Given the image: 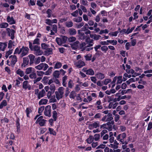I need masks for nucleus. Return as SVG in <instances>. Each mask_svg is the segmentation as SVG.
Returning <instances> with one entry per match:
<instances>
[{
	"label": "nucleus",
	"mask_w": 152,
	"mask_h": 152,
	"mask_svg": "<svg viewBox=\"0 0 152 152\" xmlns=\"http://www.w3.org/2000/svg\"><path fill=\"white\" fill-rule=\"evenodd\" d=\"M29 46L30 50L34 51V54L37 56H41L43 53L42 51L40 49V48L37 45H32V43L29 42Z\"/></svg>",
	"instance_id": "f257e3e1"
},
{
	"label": "nucleus",
	"mask_w": 152,
	"mask_h": 152,
	"mask_svg": "<svg viewBox=\"0 0 152 152\" xmlns=\"http://www.w3.org/2000/svg\"><path fill=\"white\" fill-rule=\"evenodd\" d=\"M64 88L61 87L58 88V91L55 92L56 97L58 100L62 98L64 96Z\"/></svg>",
	"instance_id": "f03ea898"
},
{
	"label": "nucleus",
	"mask_w": 152,
	"mask_h": 152,
	"mask_svg": "<svg viewBox=\"0 0 152 152\" xmlns=\"http://www.w3.org/2000/svg\"><path fill=\"white\" fill-rule=\"evenodd\" d=\"M117 140H119L122 144H127L128 142L126 141V134L125 133H122L119 134L117 137Z\"/></svg>",
	"instance_id": "7ed1b4c3"
},
{
	"label": "nucleus",
	"mask_w": 152,
	"mask_h": 152,
	"mask_svg": "<svg viewBox=\"0 0 152 152\" xmlns=\"http://www.w3.org/2000/svg\"><path fill=\"white\" fill-rule=\"evenodd\" d=\"M34 94L37 95L38 99H39L45 96V92L44 89L39 91L38 89H36L34 90Z\"/></svg>",
	"instance_id": "20e7f679"
},
{
	"label": "nucleus",
	"mask_w": 152,
	"mask_h": 152,
	"mask_svg": "<svg viewBox=\"0 0 152 152\" xmlns=\"http://www.w3.org/2000/svg\"><path fill=\"white\" fill-rule=\"evenodd\" d=\"M30 78L32 80H34V82L35 84L37 82H39L40 80L42 79V77H38L37 78V75L35 72V71L32 72L30 74L29 76Z\"/></svg>",
	"instance_id": "39448f33"
},
{
	"label": "nucleus",
	"mask_w": 152,
	"mask_h": 152,
	"mask_svg": "<svg viewBox=\"0 0 152 152\" xmlns=\"http://www.w3.org/2000/svg\"><path fill=\"white\" fill-rule=\"evenodd\" d=\"M29 49L28 47L23 46L21 48L20 56L22 57L27 55L28 53Z\"/></svg>",
	"instance_id": "423d86ee"
},
{
	"label": "nucleus",
	"mask_w": 152,
	"mask_h": 152,
	"mask_svg": "<svg viewBox=\"0 0 152 152\" xmlns=\"http://www.w3.org/2000/svg\"><path fill=\"white\" fill-rule=\"evenodd\" d=\"M43 116H41L39 117L36 120L35 123L38 124L40 126H43L45 125L46 120L43 119Z\"/></svg>",
	"instance_id": "0eeeda50"
},
{
	"label": "nucleus",
	"mask_w": 152,
	"mask_h": 152,
	"mask_svg": "<svg viewBox=\"0 0 152 152\" xmlns=\"http://www.w3.org/2000/svg\"><path fill=\"white\" fill-rule=\"evenodd\" d=\"M6 30L8 35L12 39H14L15 37V34L16 32L15 31L12 29H10L9 28H7Z\"/></svg>",
	"instance_id": "6e6552de"
},
{
	"label": "nucleus",
	"mask_w": 152,
	"mask_h": 152,
	"mask_svg": "<svg viewBox=\"0 0 152 152\" xmlns=\"http://www.w3.org/2000/svg\"><path fill=\"white\" fill-rule=\"evenodd\" d=\"M94 105V107L97 110H102L103 108V107L102 105V102L100 99L97 100L95 103Z\"/></svg>",
	"instance_id": "1a4fd4ad"
},
{
	"label": "nucleus",
	"mask_w": 152,
	"mask_h": 152,
	"mask_svg": "<svg viewBox=\"0 0 152 152\" xmlns=\"http://www.w3.org/2000/svg\"><path fill=\"white\" fill-rule=\"evenodd\" d=\"M51 107L49 105H48L45 108L44 114L45 116L50 117L51 116Z\"/></svg>",
	"instance_id": "9d476101"
},
{
	"label": "nucleus",
	"mask_w": 152,
	"mask_h": 152,
	"mask_svg": "<svg viewBox=\"0 0 152 152\" xmlns=\"http://www.w3.org/2000/svg\"><path fill=\"white\" fill-rule=\"evenodd\" d=\"M52 116L53 119H50L49 120V121L50 125H52L53 123V121H56L57 118V113L56 110H54L52 112Z\"/></svg>",
	"instance_id": "9b49d317"
},
{
	"label": "nucleus",
	"mask_w": 152,
	"mask_h": 152,
	"mask_svg": "<svg viewBox=\"0 0 152 152\" xmlns=\"http://www.w3.org/2000/svg\"><path fill=\"white\" fill-rule=\"evenodd\" d=\"M9 58H11V64L12 67H14L17 61V57L16 56L11 55L9 57Z\"/></svg>",
	"instance_id": "f8f14e48"
},
{
	"label": "nucleus",
	"mask_w": 152,
	"mask_h": 152,
	"mask_svg": "<svg viewBox=\"0 0 152 152\" xmlns=\"http://www.w3.org/2000/svg\"><path fill=\"white\" fill-rule=\"evenodd\" d=\"M75 64L78 68H81L86 65L85 63L81 60H79L75 62Z\"/></svg>",
	"instance_id": "ddd939ff"
},
{
	"label": "nucleus",
	"mask_w": 152,
	"mask_h": 152,
	"mask_svg": "<svg viewBox=\"0 0 152 152\" xmlns=\"http://www.w3.org/2000/svg\"><path fill=\"white\" fill-rule=\"evenodd\" d=\"M86 46L87 47L92 46L94 44L93 40L89 37L86 39Z\"/></svg>",
	"instance_id": "4468645a"
},
{
	"label": "nucleus",
	"mask_w": 152,
	"mask_h": 152,
	"mask_svg": "<svg viewBox=\"0 0 152 152\" xmlns=\"http://www.w3.org/2000/svg\"><path fill=\"white\" fill-rule=\"evenodd\" d=\"M23 88L25 90L28 89L29 90L31 89L30 86L28 84V81H25L23 83Z\"/></svg>",
	"instance_id": "2eb2a0df"
},
{
	"label": "nucleus",
	"mask_w": 152,
	"mask_h": 152,
	"mask_svg": "<svg viewBox=\"0 0 152 152\" xmlns=\"http://www.w3.org/2000/svg\"><path fill=\"white\" fill-rule=\"evenodd\" d=\"M99 121H96L90 124L89 125V127L91 129L96 128L97 127H99Z\"/></svg>",
	"instance_id": "dca6fc26"
},
{
	"label": "nucleus",
	"mask_w": 152,
	"mask_h": 152,
	"mask_svg": "<svg viewBox=\"0 0 152 152\" xmlns=\"http://www.w3.org/2000/svg\"><path fill=\"white\" fill-rule=\"evenodd\" d=\"M118 104V103L117 102H115V103H114L113 102H110L109 103L108 105V108L109 109L112 108L113 109H115Z\"/></svg>",
	"instance_id": "f3484780"
},
{
	"label": "nucleus",
	"mask_w": 152,
	"mask_h": 152,
	"mask_svg": "<svg viewBox=\"0 0 152 152\" xmlns=\"http://www.w3.org/2000/svg\"><path fill=\"white\" fill-rule=\"evenodd\" d=\"M45 55L49 56L53 54V49L48 47L44 51Z\"/></svg>",
	"instance_id": "a211bd4d"
},
{
	"label": "nucleus",
	"mask_w": 152,
	"mask_h": 152,
	"mask_svg": "<svg viewBox=\"0 0 152 152\" xmlns=\"http://www.w3.org/2000/svg\"><path fill=\"white\" fill-rule=\"evenodd\" d=\"M28 57L30 60L29 65L31 66L34 63L35 56L33 54H31L28 55Z\"/></svg>",
	"instance_id": "6ab92c4d"
},
{
	"label": "nucleus",
	"mask_w": 152,
	"mask_h": 152,
	"mask_svg": "<svg viewBox=\"0 0 152 152\" xmlns=\"http://www.w3.org/2000/svg\"><path fill=\"white\" fill-rule=\"evenodd\" d=\"M29 59L27 57H24L23 58V62L21 64L22 67H25L29 64Z\"/></svg>",
	"instance_id": "aec40b11"
},
{
	"label": "nucleus",
	"mask_w": 152,
	"mask_h": 152,
	"mask_svg": "<svg viewBox=\"0 0 152 152\" xmlns=\"http://www.w3.org/2000/svg\"><path fill=\"white\" fill-rule=\"evenodd\" d=\"M7 20L10 24H13L15 23V21L12 17H10V16H7Z\"/></svg>",
	"instance_id": "412c9836"
},
{
	"label": "nucleus",
	"mask_w": 152,
	"mask_h": 152,
	"mask_svg": "<svg viewBox=\"0 0 152 152\" xmlns=\"http://www.w3.org/2000/svg\"><path fill=\"white\" fill-rule=\"evenodd\" d=\"M96 77L100 80H102L105 77V75L104 74L100 72H98L95 75Z\"/></svg>",
	"instance_id": "4be33fe9"
},
{
	"label": "nucleus",
	"mask_w": 152,
	"mask_h": 152,
	"mask_svg": "<svg viewBox=\"0 0 152 152\" xmlns=\"http://www.w3.org/2000/svg\"><path fill=\"white\" fill-rule=\"evenodd\" d=\"M114 124V121H112L111 123L110 122H108L107 123V126L106 129L109 131H111L113 129V126Z\"/></svg>",
	"instance_id": "5701e85b"
},
{
	"label": "nucleus",
	"mask_w": 152,
	"mask_h": 152,
	"mask_svg": "<svg viewBox=\"0 0 152 152\" xmlns=\"http://www.w3.org/2000/svg\"><path fill=\"white\" fill-rule=\"evenodd\" d=\"M79 42L78 41H76L73 43L70 44L71 47L72 49L75 50L77 49L79 46Z\"/></svg>",
	"instance_id": "b1692460"
},
{
	"label": "nucleus",
	"mask_w": 152,
	"mask_h": 152,
	"mask_svg": "<svg viewBox=\"0 0 152 152\" xmlns=\"http://www.w3.org/2000/svg\"><path fill=\"white\" fill-rule=\"evenodd\" d=\"M35 69L32 67H29L27 68L25 70V73L26 74H31L32 72L34 71Z\"/></svg>",
	"instance_id": "393cba45"
},
{
	"label": "nucleus",
	"mask_w": 152,
	"mask_h": 152,
	"mask_svg": "<svg viewBox=\"0 0 152 152\" xmlns=\"http://www.w3.org/2000/svg\"><path fill=\"white\" fill-rule=\"evenodd\" d=\"M68 32L70 35H75L77 33V31L75 28H72L68 30Z\"/></svg>",
	"instance_id": "a878e982"
},
{
	"label": "nucleus",
	"mask_w": 152,
	"mask_h": 152,
	"mask_svg": "<svg viewBox=\"0 0 152 152\" xmlns=\"http://www.w3.org/2000/svg\"><path fill=\"white\" fill-rule=\"evenodd\" d=\"M7 46V44L5 43L0 42V49L3 51H4Z\"/></svg>",
	"instance_id": "bb28decb"
},
{
	"label": "nucleus",
	"mask_w": 152,
	"mask_h": 152,
	"mask_svg": "<svg viewBox=\"0 0 152 152\" xmlns=\"http://www.w3.org/2000/svg\"><path fill=\"white\" fill-rule=\"evenodd\" d=\"M94 74V70L91 68H89L87 69V72L86 74V75L92 76Z\"/></svg>",
	"instance_id": "cd10ccee"
},
{
	"label": "nucleus",
	"mask_w": 152,
	"mask_h": 152,
	"mask_svg": "<svg viewBox=\"0 0 152 152\" xmlns=\"http://www.w3.org/2000/svg\"><path fill=\"white\" fill-rule=\"evenodd\" d=\"M65 26L68 28H70L73 26V23L72 20L66 21L65 23Z\"/></svg>",
	"instance_id": "c85d7f7f"
},
{
	"label": "nucleus",
	"mask_w": 152,
	"mask_h": 152,
	"mask_svg": "<svg viewBox=\"0 0 152 152\" xmlns=\"http://www.w3.org/2000/svg\"><path fill=\"white\" fill-rule=\"evenodd\" d=\"M67 79V76L66 75H65L62 78V85L65 87L66 86V80Z\"/></svg>",
	"instance_id": "c756f323"
},
{
	"label": "nucleus",
	"mask_w": 152,
	"mask_h": 152,
	"mask_svg": "<svg viewBox=\"0 0 152 152\" xmlns=\"http://www.w3.org/2000/svg\"><path fill=\"white\" fill-rule=\"evenodd\" d=\"M16 73L17 74L19 75L21 77H22L24 76V72L20 69H18L16 71Z\"/></svg>",
	"instance_id": "7c9ffc66"
},
{
	"label": "nucleus",
	"mask_w": 152,
	"mask_h": 152,
	"mask_svg": "<svg viewBox=\"0 0 152 152\" xmlns=\"http://www.w3.org/2000/svg\"><path fill=\"white\" fill-rule=\"evenodd\" d=\"M27 117L30 118L29 114L31 113L32 112V110L30 107L26 108L25 111Z\"/></svg>",
	"instance_id": "2f4dec72"
},
{
	"label": "nucleus",
	"mask_w": 152,
	"mask_h": 152,
	"mask_svg": "<svg viewBox=\"0 0 152 152\" xmlns=\"http://www.w3.org/2000/svg\"><path fill=\"white\" fill-rule=\"evenodd\" d=\"M78 34L79 35V38L81 39H84L85 37V34L83 32H81L80 30L78 31Z\"/></svg>",
	"instance_id": "473e14b6"
},
{
	"label": "nucleus",
	"mask_w": 152,
	"mask_h": 152,
	"mask_svg": "<svg viewBox=\"0 0 152 152\" xmlns=\"http://www.w3.org/2000/svg\"><path fill=\"white\" fill-rule=\"evenodd\" d=\"M48 100L46 99H42L39 102V104L40 105L45 104L48 102Z\"/></svg>",
	"instance_id": "72a5a7b5"
},
{
	"label": "nucleus",
	"mask_w": 152,
	"mask_h": 152,
	"mask_svg": "<svg viewBox=\"0 0 152 152\" xmlns=\"http://www.w3.org/2000/svg\"><path fill=\"white\" fill-rule=\"evenodd\" d=\"M41 47L42 49L45 50L48 47H49V45L45 43H42L41 44Z\"/></svg>",
	"instance_id": "f704fd0d"
},
{
	"label": "nucleus",
	"mask_w": 152,
	"mask_h": 152,
	"mask_svg": "<svg viewBox=\"0 0 152 152\" xmlns=\"http://www.w3.org/2000/svg\"><path fill=\"white\" fill-rule=\"evenodd\" d=\"M94 140V137L93 136L90 135L89 137L87 139L86 141L88 144H91L93 141Z\"/></svg>",
	"instance_id": "c9c22d12"
},
{
	"label": "nucleus",
	"mask_w": 152,
	"mask_h": 152,
	"mask_svg": "<svg viewBox=\"0 0 152 152\" xmlns=\"http://www.w3.org/2000/svg\"><path fill=\"white\" fill-rule=\"evenodd\" d=\"M107 118L106 120V121H111L113 119V118L112 116V115L110 113H108V114L107 115Z\"/></svg>",
	"instance_id": "e433bc0d"
},
{
	"label": "nucleus",
	"mask_w": 152,
	"mask_h": 152,
	"mask_svg": "<svg viewBox=\"0 0 152 152\" xmlns=\"http://www.w3.org/2000/svg\"><path fill=\"white\" fill-rule=\"evenodd\" d=\"M44 67V63H41L39 64L36 66L35 67V69L39 70H41Z\"/></svg>",
	"instance_id": "4c0bfd02"
},
{
	"label": "nucleus",
	"mask_w": 152,
	"mask_h": 152,
	"mask_svg": "<svg viewBox=\"0 0 152 152\" xmlns=\"http://www.w3.org/2000/svg\"><path fill=\"white\" fill-rule=\"evenodd\" d=\"M7 105V101L5 100H3L0 104V109H2L4 107L6 106Z\"/></svg>",
	"instance_id": "58836bf2"
},
{
	"label": "nucleus",
	"mask_w": 152,
	"mask_h": 152,
	"mask_svg": "<svg viewBox=\"0 0 152 152\" xmlns=\"http://www.w3.org/2000/svg\"><path fill=\"white\" fill-rule=\"evenodd\" d=\"M53 76L56 78H58L60 73L59 70L55 71L53 73Z\"/></svg>",
	"instance_id": "ea45409f"
},
{
	"label": "nucleus",
	"mask_w": 152,
	"mask_h": 152,
	"mask_svg": "<svg viewBox=\"0 0 152 152\" xmlns=\"http://www.w3.org/2000/svg\"><path fill=\"white\" fill-rule=\"evenodd\" d=\"M76 95V94L75 92L74 91H72L70 93L69 95V97L70 98L74 99Z\"/></svg>",
	"instance_id": "a19ab883"
},
{
	"label": "nucleus",
	"mask_w": 152,
	"mask_h": 152,
	"mask_svg": "<svg viewBox=\"0 0 152 152\" xmlns=\"http://www.w3.org/2000/svg\"><path fill=\"white\" fill-rule=\"evenodd\" d=\"M73 20L76 22L80 23L82 21V18L81 17H78L77 18H74Z\"/></svg>",
	"instance_id": "79ce46f5"
},
{
	"label": "nucleus",
	"mask_w": 152,
	"mask_h": 152,
	"mask_svg": "<svg viewBox=\"0 0 152 152\" xmlns=\"http://www.w3.org/2000/svg\"><path fill=\"white\" fill-rule=\"evenodd\" d=\"M9 25L7 23H3L0 24V28H6Z\"/></svg>",
	"instance_id": "37998d69"
},
{
	"label": "nucleus",
	"mask_w": 152,
	"mask_h": 152,
	"mask_svg": "<svg viewBox=\"0 0 152 152\" xmlns=\"http://www.w3.org/2000/svg\"><path fill=\"white\" fill-rule=\"evenodd\" d=\"M73 85L74 83L73 81L71 80L70 79L68 83V88H72Z\"/></svg>",
	"instance_id": "c03bdc74"
},
{
	"label": "nucleus",
	"mask_w": 152,
	"mask_h": 152,
	"mask_svg": "<svg viewBox=\"0 0 152 152\" xmlns=\"http://www.w3.org/2000/svg\"><path fill=\"white\" fill-rule=\"evenodd\" d=\"M107 42L108 43L112 44L113 45H116L117 43V42L116 40H107Z\"/></svg>",
	"instance_id": "a18cd8bd"
},
{
	"label": "nucleus",
	"mask_w": 152,
	"mask_h": 152,
	"mask_svg": "<svg viewBox=\"0 0 152 152\" xmlns=\"http://www.w3.org/2000/svg\"><path fill=\"white\" fill-rule=\"evenodd\" d=\"M20 46L18 47L15 49L14 54H19L21 53V48H20Z\"/></svg>",
	"instance_id": "49530a36"
},
{
	"label": "nucleus",
	"mask_w": 152,
	"mask_h": 152,
	"mask_svg": "<svg viewBox=\"0 0 152 152\" xmlns=\"http://www.w3.org/2000/svg\"><path fill=\"white\" fill-rule=\"evenodd\" d=\"M62 64L60 62H58L56 63L54 66V69H58L61 66Z\"/></svg>",
	"instance_id": "de8ad7c7"
},
{
	"label": "nucleus",
	"mask_w": 152,
	"mask_h": 152,
	"mask_svg": "<svg viewBox=\"0 0 152 152\" xmlns=\"http://www.w3.org/2000/svg\"><path fill=\"white\" fill-rule=\"evenodd\" d=\"M50 90L52 91V93H54L56 89L55 86L53 84H51L50 86Z\"/></svg>",
	"instance_id": "09e8293b"
},
{
	"label": "nucleus",
	"mask_w": 152,
	"mask_h": 152,
	"mask_svg": "<svg viewBox=\"0 0 152 152\" xmlns=\"http://www.w3.org/2000/svg\"><path fill=\"white\" fill-rule=\"evenodd\" d=\"M53 67H50L45 73V75H49L51 73Z\"/></svg>",
	"instance_id": "8fccbe9b"
},
{
	"label": "nucleus",
	"mask_w": 152,
	"mask_h": 152,
	"mask_svg": "<svg viewBox=\"0 0 152 152\" xmlns=\"http://www.w3.org/2000/svg\"><path fill=\"white\" fill-rule=\"evenodd\" d=\"M88 26L87 23L84 26L81 28V31H85L88 30Z\"/></svg>",
	"instance_id": "3c124183"
},
{
	"label": "nucleus",
	"mask_w": 152,
	"mask_h": 152,
	"mask_svg": "<svg viewBox=\"0 0 152 152\" xmlns=\"http://www.w3.org/2000/svg\"><path fill=\"white\" fill-rule=\"evenodd\" d=\"M56 41L57 44L60 45H61L62 44V43L61 42V38L57 37L56 38Z\"/></svg>",
	"instance_id": "603ef678"
},
{
	"label": "nucleus",
	"mask_w": 152,
	"mask_h": 152,
	"mask_svg": "<svg viewBox=\"0 0 152 152\" xmlns=\"http://www.w3.org/2000/svg\"><path fill=\"white\" fill-rule=\"evenodd\" d=\"M76 40V38L74 37H72L68 38V41L69 42H72L75 41Z\"/></svg>",
	"instance_id": "864d4df0"
},
{
	"label": "nucleus",
	"mask_w": 152,
	"mask_h": 152,
	"mask_svg": "<svg viewBox=\"0 0 152 152\" xmlns=\"http://www.w3.org/2000/svg\"><path fill=\"white\" fill-rule=\"evenodd\" d=\"M86 61H90L91 59L92 55L88 54L84 56Z\"/></svg>",
	"instance_id": "5fc2aeb1"
},
{
	"label": "nucleus",
	"mask_w": 152,
	"mask_h": 152,
	"mask_svg": "<svg viewBox=\"0 0 152 152\" xmlns=\"http://www.w3.org/2000/svg\"><path fill=\"white\" fill-rule=\"evenodd\" d=\"M101 113H97L95 115L94 118L96 119H100L101 117Z\"/></svg>",
	"instance_id": "6e6d98bb"
},
{
	"label": "nucleus",
	"mask_w": 152,
	"mask_h": 152,
	"mask_svg": "<svg viewBox=\"0 0 152 152\" xmlns=\"http://www.w3.org/2000/svg\"><path fill=\"white\" fill-rule=\"evenodd\" d=\"M46 13L48 15L47 17L48 18H50L51 16V15L52 14V10L49 9H48L46 11Z\"/></svg>",
	"instance_id": "4d7b16f0"
},
{
	"label": "nucleus",
	"mask_w": 152,
	"mask_h": 152,
	"mask_svg": "<svg viewBox=\"0 0 152 152\" xmlns=\"http://www.w3.org/2000/svg\"><path fill=\"white\" fill-rule=\"evenodd\" d=\"M16 125L17 131H18L20 130V124L19 123V119H17L16 121Z\"/></svg>",
	"instance_id": "13d9d810"
},
{
	"label": "nucleus",
	"mask_w": 152,
	"mask_h": 152,
	"mask_svg": "<svg viewBox=\"0 0 152 152\" xmlns=\"http://www.w3.org/2000/svg\"><path fill=\"white\" fill-rule=\"evenodd\" d=\"M117 84H121L122 83L123 81V80L122 79V76H119L117 77Z\"/></svg>",
	"instance_id": "bf43d9fd"
},
{
	"label": "nucleus",
	"mask_w": 152,
	"mask_h": 152,
	"mask_svg": "<svg viewBox=\"0 0 152 152\" xmlns=\"http://www.w3.org/2000/svg\"><path fill=\"white\" fill-rule=\"evenodd\" d=\"M101 49L102 51L106 53L108 50V48L106 46H103L101 47Z\"/></svg>",
	"instance_id": "052dcab7"
},
{
	"label": "nucleus",
	"mask_w": 152,
	"mask_h": 152,
	"mask_svg": "<svg viewBox=\"0 0 152 152\" xmlns=\"http://www.w3.org/2000/svg\"><path fill=\"white\" fill-rule=\"evenodd\" d=\"M49 131L50 134H52L53 135H55L56 134V132L53 129L51 128H49Z\"/></svg>",
	"instance_id": "680f3d73"
},
{
	"label": "nucleus",
	"mask_w": 152,
	"mask_h": 152,
	"mask_svg": "<svg viewBox=\"0 0 152 152\" xmlns=\"http://www.w3.org/2000/svg\"><path fill=\"white\" fill-rule=\"evenodd\" d=\"M37 75L39 76H42L43 75L45 74V72L42 71H37Z\"/></svg>",
	"instance_id": "e2e57ef3"
},
{
	"label": "nucleus",
	"mask_w": 152,
	"mask_h": 152,
	"mask_svg": "<svg viewBox=\"0 0 152 152\" xmlns=\"http://www.w3.org/2000/svg\"><path fill=\"white\" fill-rule=\"evenodd\" d=\"M39 39L38 38L35 39L33 41V44L39 45Z\"/></svg>",
	"instance_id": "0e129e2a"
},
{
	"label": "nucleus",
	"mask_w": 152,
	"mask_h": 152,
	"mask_svg": "<svg viewBox=\"0 0 152 152\" xmlns=\"http://www.w3.org/2000/svg\"><path fill=\"white\" fill-rule=\"evenodd\" d=\"M93 137H94V139L96 141H97L99 140V139L100 135L99 134H95Z\"/></svg>",
	"instance_id": "69168bd1"
},
{
	"label": "nucleus",
	"mask_w": 152,
	"mask_h": 152,
	"mask_svg": "<svg viewBox=\"0 0 152 152\" xmlns=\"http://www.w3.org/2000/svg\"><path fill=\"white\" fill-rule=\"evenodd\" d=\"M86 46V42H82L80 45V47L81 48H83L84 50V48H87Z\"/></svg>",
	"instance_id": "338daca9"
},
{
	"label": "nucleus",
	"mask_w": 152,
	"mask_h": 152,
	"mask_svg": "<svg viewBox=\"0 0 152 152\" xmlns=\"http://www.w3.org/2000/svg\"><path fill=\"white\" fill-rule=\"evenodd\" d=\"M41 58L40 57H38L37 58L35 61H34V63L35 64H39Z\"/></svg>",
	"instance_id": "774afa93"
}]
</instances>
